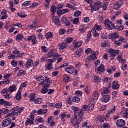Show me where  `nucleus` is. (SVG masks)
Here are the masks:
<instances>
[{"label":"nucleus","instance_id":"36","mask_svg":"<svg viewBox=\"0 0 128 128\" xmlns=\"http://www.w3.org/2000/svg\"><path fill=\"white\" fill-rule=\"evenodd\" d=\"M108 2H105L102 4V8L103 10H108Z\"/></svg>","mask_w":128,"mask_h":128},{"label":"nucleus","instance_id":"27","mask_svg":"<svg viewBox=\"0 0 128 128\" xmlns=\"http://www.w3.org/2000/svg\"><path fill=\"white\" fill-rule=\"evenodd\" d=\"M15 98H16V100H22V92L18 91Z\"/></svg>","mask_w":128,"mask_h":128},{"label":"nucleus","instance_id":"47","mask_svg":"<svg viewBox=\"0 0 128 128\" xmlns=\"http://www.w3.org/2000/svg\"><path fill=\"white\" fill-rule=\"evenodd\" d=\"M98 98V92H95L94 94L93 100H96Z\"/></svg>","mask_w":128,"mask_h":128},{"label":"nucleus","instance_id":"56","mask_svg":"<svg viewBox=\"0 0 128 128\" xmlns=\"http://www.w3.org/2000/svg\"><path fill=\"white\" fill-rule=\"evenodd\" d=\"M2 111L4 114H6L8 112V110L7 108H3Z\"/></svg>","mask_w":128,"mask_h":128},{"label":"nucleus","instance_id":"54","mask_svg":"<svg viewBox=\"0 0 128 128\" xmlns=\"http://www.w3.org/2000/svg\"><path fill=\"white\" fill-rule=\"evenodd\" d=\"M45 68H46V70H50L52 68V65L48 64L47 66H45Z\"/></svg>","mask_w":128,"mask_h":128},{"label":"nucleus","instance_id":"50","mask_svg":"<svg viewBox=\"0 0 128 128\" xmlns=\"http://www.w3.org/2000/svg\"><path fill=\"white\" fill-rule=\"evenodd\" d=\"M47 62L48 64H50V66H52V63L54 62V60L52 58H50L47 60Z\"/></svg>","mask_w":128,"mask_h":128},{"label":"nucleus","instance_id":"46","mask_svg":"<svg viewBox=\"0 0 128 128\" xmlns=\"http://www.w3.org/2000/svg\"><path fill=\"white\" fill-rule=\"evenodd\" d=\"M72 40H74V38L72 37H68L66 38V44H70V42H72Z\"/></svg>","mask_w":128,"mask_h":128},{"label":"nucleus","instance_id":"6","mask_svg":"<svg viewBox=\"0 0 128 128\" xmlns=\"http://www.w3.org/2000/svg\"><path fill=\"white\" fill-rule=\"evenodd\" d=\"M30 118H28L25 122L26 126H28L30 124H34V116L32 114H30Z\"/></svg>","mask_w":128,"mask_h":128},{"label":"nucleus","instance_id":"52","mask_svg":"<svg viewBox=\"0 0 128 128\" xmlns=\"http://www.w3.org/2000/svg\"><path fill=\"white\" fill-rule=\"evenodd\" d=\"M76 96H82V92L77 90L75 92Z\"/></svg>","mask_w":128,"mask_h":128},{"label":"nucleus","instance_id":"4","mask_svg":"<svg viewBox=\"0 0 128 128\" xmlns=\"http://www.w3.org/2000/svg\"><path fill=\"white\" fill-rule=\"evenodd\" d=\"M52 20L53 22L56 24V26H62L60 18H58L56 16H54V15H52Z\"/></svg>","mask_w":128,"mask_h":128},{"label":"nucleus","instance_id":"17","mask_svg":"<svg viewBox=\"0 0 128 128\" xmlns=\"http://www.w3.org/2000/svg\"><path fill=\"white\" fill-rule=\"evenodd\" d=\"M101 94L102 96L108 94L110 92V89L108 88H103L101 90Z\"/></svg>","mask_w":128,"mask_h":128},{"label":"nucleus","instance_id":"20","mask_svg":"<svg viewBox=\"0 0 128 128\" xmlns=\"http://www.w3.org/2000/svg\"><path fill=\"white\" fill-rule=\"evenodd\" d=\"M84 111H82V110H79V112H78L76 116H74V118L76 120H78V116L80 118H82V116H84Z\"/></svg>","mask_w":128,"mask_h":128},{"label":"nucleus","instance_id":"42","mask_svg":"<svg viewBox=\"0 0 128 128\" xmlns=\"http://www.w3.org/2000/svg\"><path fill=\"white\" fill-rule=\"evenodd\" d=\"M72 100L74 102H78L80 100V98L75 96L72 98Z\"/></svg>","mask_w":128,"mask_h":128},{"label":"nucleus","instance_id":"49","mask_svg":"<svg viewBox=\"0 0 128 128\" xmlns=\"http://www.w3.org/2000/svg\"><path fill=\"white\" fill-rule=\"evenodd\" d=\"M54 52V49L51 50L50 52H48V58H52V56H53Z\"/></svg>","mask_w":128,"mask_h":128},{"label":"nucleus","instance_id":"62","mask_svg":"<svg viewBox=\"0 0 128 128\" xmlns=\"http://www.w3.org/2000/svg\"><path fill=\"white\" fill-rule=\"evenodd\" d=\"M102 128H110V124L104 123L102 126Z\"/></svg>","mask_w":128,"mask_h":128},{"label":"nucleus","instance_id":"43","mask_svg":"<svg viewBox=\"0 0 128 128\" xmlns=\"http://www.w3.org/2000/svg\"><path fill=\"white\" fill-rule=\"evenodd\" d=\"M82 42H79L78 43H76V44H75V46H74L73 50H76V48H80V46H82Z\"/></svg>","mask_w":128,"mask_h":128},{"label":"nucleus","instance_id":"45","mask_svg":"<svg viewBox=\"0 0 128 128\" xmlns=\"http://www.w3.org/2000/svg\"><path fill=\"white\" fill-rule=\"evenodd\" d=\"M54 52H53V58H60V54H59L56 52V49H54Z\"/></svg>","mask_w":128,"mask_h":128},{"label":"nucleus","instance_id":"23","mask_svg":"<svg viewBox=\"0 0 128 128\" xmlns=\"http://www.w3.org/2000/svg\"><path fill=\"white\" fill-rule=\"evenodd\" d=\"M112 84V88L113 90H118L120 88V84L116 81H114Z\"/></svg>","mask_w":128,"mask_h":128},{"label":"nucleus","instance_id":"28","mask_svg":"<svg viewBox=\"0 0 128 128\" xmlns=\"http://www.w3.org/2000/svg\"><path fill=\"white\" fill-rule=\"evenodd\" d=\"M116 112V106H114L112 108H110L108 112V114H114Z\"/></svg>","mask_w":128,"mask_h":128},{"label":"nucleus","instance_id":"14","mask_svg":"<svg viewBox=\"0 0 128 128\" xmlns=\"http://www.w3.org/2000/svg\"><path fill=\"white\" fill-rule=\"evenodd\" d=\"M109 36L110 40H116V38H120L118 33L116 32L110 33Z\"/></svg>","mask_w":128,"mask_h":128},{"label":"nucleus","instance_id":"41","mask_svg":"<svg viewBox=\"0 0 128 128\" xmlns=\"http://www.w3.org/2000/svg\"><path fill=\"white\" fill-rule=\"evenodd\" d=\"M80 109L78 108V107H73L72 108V110H74V112H75L74 116L78 114V112H80Z\"/></svg>","mask_w":128,"mask_h":128},{"label":"nucleus","instance_id":"3","mask_svg":"<svg viewBox=\"0 0 128 128\" xmlns=\"http://www.w3.org/2000/svg\"><path fill=\"white\" fill-rule=\"evenodd\" d=\"M105 26L107 30H114V24L112 21L106 20L104 22Z\"/></svg>","mask_w":128,"mask_h":128},{"label":"nucleus","instance_id":"44","mask_svg":"<svg viewBox=\"0 0 128 128\" xmlns=\"http://www.w3.org/2000/svg\"><path fill=\"white\" fill-rule=\"evenodd\" d=\"M46 37L47 40L52 38V32H48L46 34Z\"/></svg>","mask_w":128,"mask_h":128},{"label":"nucleus","instance_id":"35","mask_svg":"<svg viewBox=\"0 0 128 128\" xmlns=\"http://www.w3.org/2000/svg\"><path fill=\"white\" fill-rule=\"evenodd\" d=\"M36 94L33 93L29 95V98H30V102H34V98H36Z\"/></svg>","mask_w":128,"mask_h":128},{"label":"nucleus","instance_id":"57","mask_svg":"<svg viewBox=\"0 0 128 128\" xmlns=\"http://www.w3.org/2000/svg\"><path fill=\"white\" fill-rule=\"evenodd\" d=\"M8 92V88H4L1 91V94H6Z\"/></svg>","mask_w":128,"mask_h":128},{"label":"nucleus","instance_id":"2","mask_svg":"<svg viewBox=\"0 0 128 128\" xmlns=\"http://www.w3.org/2000/svg\"><path fill=\"white\" fill-rule=\"evenodd\" d=\"M64 70L66 72H68V74H74L75 76L78 74V70H76V69H74V68L70 65L64 68Z\"/></svg>","mask_w":128,"mask_h":128},{"label":"nucleus","instance_id":"10","mask_svg":"<svg viewBox=\"0 0 128 128\" xmlns=\"http://www.w3.org/2000/svg\"><path fill=\"white\" fill-rule=\"evenodd\" d=\"M116 126L117 128H122L126 126V122L124 120H118L116 121Z\"/></svg>","mask_w":128,"mask_h":128},{"label":"nucleus","instance_id":"63","mask_svg":"<svg viewBox=\"0 0 128 128\" xmlns=\"http://www.w3.org/2000/svg\"><path fill=\"white\" fill-rule=\"evenodd\" d=\"M12 104L7 102V101H5L4 103V106H12Z\"/></svg>","mask_w":128,"mask_h":128},{"label":"nucleus","instance_id":"21","mask_svg":"<svg viewBox=\"0 0 128 128\" xmlns=\"http://www.w3.org/2000/svg\"><path fill=\"white\" fill-rule=\"evenodd\" d=\"M102 30V26L96 24L94 28L92 30V32H96V30Z\"/></svg>","mask_w":128,"mask_h":128},{"label":"nucleus","instance_id":"9","mask_svg":"<svg viewBox=\"0 0 128 128\" xmlns=\"http://www.w3.org/2000/svg\"><path fill=\"white\" fill-rule=\"evenodd\" d=\"M110 58L111 60H114V58L120 52V50H114V49H111L110 51Z\"/></svg>","mask_w":128,"mask_h":128},{"label":"nucleus","instance_id":"51","mask_svg":"<svg viewBox=\"0 0 128 128\" xmlns=\"http://www.w3.org/2000/svg\"><path fill=\"white\" fill-rule=\"evenodd\" d=\"M82 14V12L80 10H77L74 12V16H80V15Z\"/></svg>","mask_w":128,"mask_h":128},{"label":"nucleus","instance_id":"1","mask_svg":"<svg viewBox=\"0 0 128 128\" xmlns=\"http://www.w3.org/2000/svg\"><path fill=\"white\" fill-rule=\"evenodd\" d=\"M10 124V126L9 128H12L16 126V124H14V122H12V119L10 118H7L2 121V128H6V126H8Z\"/></svg>","mask_w":128,"mask_h":128},{"label":"nucleus","instance_id":"48","mask_svg":"<svg viewBox=\"0 0 128 128\" xmlns=\"http://www.w3.org/2000/svg\"><path fill=\"white\" fill-rule=\"evenodd\" d=\"M114 28L116 30H122L124 29V26H122V25H121L120 26H114Z\"/></svg>","mask_w":128,"mask_h":128},{"label":"nucleus","instance_id":"34","mask_svg":"<svg viewBox=\"0 0 128 128\" xmlns=\"http://www.w3.org/2000/svg\"><path fill=\"white\" fill-rule=\"evenodd\" d=\"M32 4V1H26L22 4V6H30Z\"/></svg>","mask_w":128,"mask_h":128},{"label":"nucleus","instance_id":"37","mask_svg":"<svg viewBox=\"0 0 128 128\" xmlns=\"http://www.w3.org/2000/svg\"><path fill=\"white\" fill-rule=\"evenodd\" d=\"M14 110H18V112L19 114H20V112H22V110H24V108L22 107L20 108V106H17L14 108Z\"/></svg>","mask_w":128,"mask_h":128},{"label":"nucleus","instance_id":"58","mask_svg":"<svg viewBox=\"0 0 128 128\" xmlns=\"http://www.w3.org/2000/svg\"><path fill=\"white\" fill-rule=\"evenodd\" d=\"M118 94V92H116V91L113 92H112V98H116V94Z\"/></svg>","mask_w":128,"mask_h":128},{"label":"nucleus","instance_id":"30","mask_svg":"<svg viewBox=\"0 0 128 128\" xmlns=\"http://www.w3.org/2000/svg\"><path fill=\"white\" fill-rule=\"evenodd\" d=\"M33 63L32 60L29 59L28 60V62L26 63V68H28L30 66H32V64Z\"/></svg>","mask_w":128,"mask_h":128},{"label":"nucleus","instance_id":"64","mask_svg":"<svg viewBox=\"0 0 128 128\" xmlns=\"http://www.w3.org/2000/svg\"><path fill=\"white\" fill-rule=\"evenodd\" d=\"M124 116H126V117L128 116V108H126L124 110Z\"/></svg>","mask_w":128,"mask_h":128},{"label":"nucleus","instance_id":"33","mask_svg":"<svg viewBox=\"0 0 128 128\" xmlns=\"http://www.w3.org/2000/svg\"><path fill=\"white\" fill-rule=\"evenodd\" d=\"M92 78L96 82H100V76H96V75H94L92 76Z\"/></svg>","mask_w":128,"mask_h":128},{"label":"nucleus","instance_id":"16","mask_svg":"<svg viewBox=\"0 0 128 128\" xmlns=\"http://www.w3.org/2000/svg\"><path fill=\"white\" fill-rule=\"evenodd\" d=\"M114 42V44L116 46H120L122 44V42H124V37L121 36L120 38H118V40H115Z\"/></svg>","mask_w":128,"mask_h":128},{"label":"nucleus","instance_id":"5","mask_svg":"<svg viewBox=\"0 0 128 128\" xmlns=\"http://www.w3.org/2000/svg\"><path fill=\"white\" fill-rule=\"evenodd\" d=\"M101 4H102V3L100 2H98L95 3L94 5L90 4V8L92 10H94L95 12H98V10H100L98 7Z\"/></svg>","mask_w":128,"mask_h":128},{"label":"nucleus","instance_id":"8","mask_svg":"<svg viewBox=\"0 0 128 128\" xmlns=\"http://www.w3.org/2000/svg\"><path fill=\"white\" fill-rule=\"evenodd\" d=\"M96 72L102 74L104 72V66L101 64L95 70Z\"/></svg>","mask_w":128,"mask_h":128},{"label":"nucleus","instance_id":"60","mask_svg":"<svg viewBox=\"0 0 128 128\" xmlns=\"http://www.w3.org/2000/svg\"><path fill=\"white\" fill-rule=\"evenodd\" d=\"M48 92V89L47 88H44L41 90L42 94H46Z\"/></svg>","mask_w":128,"mask_h":128},{"label":"nucleus","instance_id":"22","mask_svg":"<svg viewBox=\"0 0 128 128\" xmlns=\"http://www.w3.org/2000/svg\"><path fill=\"white\" fill-rule=\"evenodd\" d=\"M84 52V50H82V48H80L78 49L76 52L74 53V54L76 58H80V54Z\"/></svg>","mask_w":128,"mask_h":128},{"label":"nucleus","instance_id":"25","mask_svg":"<svg viewBox=\"0 0 128 128\" xmlns=\"http://www.w3.org/2000/svg\"><path fill=\"white\" fill-rule=\"evenodd\" d=\"M2 16L0 18V20H6L8 18V14H6V10H4L3 12H1Z\"/></svg>","mask_w":128,"mask_h":128},{"label":"nucleus","instance_id":"39","mask_svg":"<svg viewBox=\"0 0 128 128\" xmlns=\"http://www.w3.org/2000/svg\"><path fill=\"white\" fill-rule=\"evenodd\" d=\"M26 74V71L24 70H20L18 73L17 74L18 76H24Z\"/></svg>","mask_w":128,"mask_h":128},{"label":"nucleus","instance_id":"32","mask_svg":"<svg viewBox=\"0 0 128 128\" xmlns=\"http://www.w3.org/2000/svg\"><path fill=\"white\" fill-rule=\"evenodd\" d=\"M34 102L36 104H40L42 102V98H38L34 100Z\"/></svg>","mask_w":128,"mask_h":128},{"label":"nucleus","instance_id":"18","mask_svg":"<svg viewBox=\"0 0 128 128\" xmlns=\"http://www.w3.org/2000/svg\"><path fill=\"white\" fill-rule=\"evenodd\" d=\"M124 2H122V0H118L116 3H115L114 5V10H118L120 6Z\"/></svg>","mask_w":128,"mask_h":128},{"label":"nucleus","instance_id":"15","mask_svg":"<svg viewBox=\"0 0 128 128\" xmlns=\"http://www.w3.org/2000/svg\"><path fill=\"white\" fill-rule=\"evenodd\" d=\"M70 18L64 17L62 18V22L66 26H68L70 24Z\"/></svg>","mask_w":128,"mask_h":128},{"label":"nucleus","instance_id":"12","mask_svg":"<svg viewBox=\"0 0 128 128\" xmlns=\"http://www.w3.org/2000/svg\"><path fill=\"white\" fill-rule=\"evenodd\" d=\"M102 97L101 98V100L102 102H110V96L108 94L106 95H102Z\"/></svg>","mask_w":128,"mask_h":128},{"label":"nucleus","instance_id":"61","mask_svg":"<svg viewBox=\"0 0 128 128\" xmlns=\"http://www.w3.org/2000/svg\"><path fill=\"white\" fill-rule=\"evenodd\" d=\"M66 32V30L62 28L59 30L58 34H64Z\"/></svg>","mask_w":128,"mask_h":128},{"label":"nucleus","instance_id":"29","mask_svg":"<svg viewBox=\"0 0 128 128\" xmlns=\"http://www.w3.org/2000/svg\"><path fill=\"white\" fill-rule=\"evenodd\" d=\"M92 38V33L90 32H88V34H87L86 36V38L85 40V42H88L90 40V38Z\"/></svg>","mask_w":128,"mask_h":128},{"label":"nucleus","instance_id":"11","mask_svg":"<svg viewBox=\"0 0 128 128\" xmlns=\"http://www.w3.org/2000/svg\"><path fill=\"white\" fill-rule=\"evenodd\" d=\"M28 40H32V44H38V40H36V36H28Z\"/></svg>","mask_w":128,"mask_h":128},{"label":"nucleus","instance_id":"38","mask_svg":"<svg viewBox=\"0 0 128 128\" xmlns=\"http://www.w3.org/2000/svg\"><path fill=\"white\" fill-rule=\"evenodd\" d=\"M8 90L10 92H14L16 90V86L12 85L10 86L8 88Z\"/></svg>","mask_w":128,"mask_h":128},{"label":"nucleus","instance_id":"13","mask_svg":"<svg viewBox=\"0 0 128 128\" xmlns=\"http://www.w3.org/2000/svg\"><path fill=\"white\" fill-rule=\"evenodd\" d=\"M96 58H96V52H92L90 55L88 56V60H89V62H92V60L94 62Z\"/></svg>","mask_w":128,"mask_h":128},{"label":"nucleus","instance_id":"24","mask_svg":"<svg viewBox=\"0 0 128 128\" xmlns=\"http://www.w3.org/2000/svg\"><path fill=\"white\" fill-rule=\"evenodd\" d=\"M63 80L64 82H70L72 80V78L68 76V74H64V75Z\"/></svg>","mask_w":128,"mask_h":128},{"label":"nucleus","instance_id":"7","mask_svg":"<svg viewBox=\"0 0 128 128\" xmlns=\"http://www.w3.org/2000/svg\"><path fill=\"white\" fill-rule=\"evenodd\" d=\"M14 108H12L10 112H12L9 113L6 115V116H18L20 115L18 113V111L17 109H14Z\"/></svg>","mask_w":128,"mask_h":128},{"label":"nucleus","instance_id":"31","mask_svg":"<svg viewBox=\"0 0 128 128\" xmlns=\"http://www.w3.org/2000/svg\"><path fill=\"white\" fill-rule=\"evenodd\" d=\"M50 11L52 12V16H54L56 12V7L55 6H52L50 9Z\"/></svg>","mask_w":128,"mask_h":128},{"label":"nucleus","instance_id":"19","mask_svg":"<svg viewBox=\"0 0 128 128\" xmlns=\"http://www.w3.org/2000/svg\"><path fill=\"white\" fill-rule=\"evenodd\" d=\"M68 44L62 42L60 43L58 45L59 50H64V48H68Z\"/></svg>","mask_w":128,"mask_h":128},{"label":"nucleus","instance_id":"26","mask_svg":"<svg viewBox=\"0 0 128 128\" xmlns=\"http://www.w3.org/2000/svg\"><path fill=\"white\" fill-rule=\"evenodd\" d=\"M82 120V118H79L76 122L74 124V126L75 128H78L80 126H78L80 124V122Z\"/></svg>","mask_w":128,"mask_h":128},{"label":"nucleus","instance_id":"59","mask_svg":"<svg viewBox=\"0 0 128 128\" xmlns=\"http://www.w3.org/2000/svg\"><path fill=\"white\" fill-rule=\"evenodd\" d=\"M78 22H80V19H78V18H76L73 20V24H78Z\"/></svg>","mask_w":128,"mask_h":128},{"label":"nucleus","instance_id":"40","mask_svg":"<svg viewBox=\"0 0 128 128\" xmlns=\"http://www.w3.org/2000/svg\"><path fill=\"white\" fill-rule=\"evenodd\" d=\"M24 38V36L20 34H18L16 36V40L18 42H20L22 40V38Z\"/></svg>","mask_w":128,"mask_h":128},{"label":"nucleus","instance_id":"53","mask_svg":"<svg viewBox=\"0 0 128 128\" xmlns=\"http://www.w3.org/2000/svg\"><path fill=\"white\" fill-rule=\"evenodd\" d=\"M17 16H20L22 18H26V14H24L23 13H18Z\"/></svg>","mask_w":128,"mask_h":128},{"label":"nucleus","instance_id":"55","mask_svg":"<svg viewBox=\"0 0 128 128\" xmlns=\"http://www.w3.org/2000/svg\"><path fill=\"white\" fill-rule=\"evenodd\" d=\"M11 64H12L13 66L16 67L18 66V62L13 60L11 62Z\"/></svg>","mask_w":128,"mask_h":128}]
</instances>
